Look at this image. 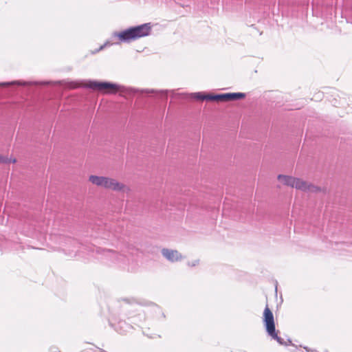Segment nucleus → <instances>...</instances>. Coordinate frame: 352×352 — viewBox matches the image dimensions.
<instances>
[{
  "instance_id": "nucleus-5",
  "label": "nucleus",
  "mask_w": 352,
  "mask_h": 352,
  "mask_svg": "<svg viewBox=\"0 0 352 352\" xmlns=\"http://www.w3.org/2000/svg\"><path fill=\"white\" fill-rule=\"evenodd\" d=\"M263 322L267 333H273L276 329L274 315L267 305L264 309Z\"/></svg>"
},
{
  "instance_id": "nucleus-14",
  "label": "nucleus",
  "mask_w": 352,
  "mask_h": 352,
  "mask_svg": "<svg viewBox=\"0 0 352 352\" xmlns=\"http://www.w3.org/2000/svg\"><path fill=\"white\" fill-rule=\"evenodd\" d=\"M8 160L10 161L9 163H16V160L15 158H8Z\"/></svg>"
},
{
  "instance_id": "nucleus-7",
  "label": "nucleus",
  "mask_w": 352,
  "mask_h": 352,
  "mask_svg": "<svg viewBox=\"0 0 352 352\" xmlns=\"http://www.w3.org/2000/svg\"><path fill=\"white\" fill-rule=\"evenodd\" d=\"M107 176L91 175L88 177V181L94 186L98 188L104 189L105 183Z\"/></svg>"
},
{
  "instance_id": "nucleus-17",
  "label": "nucleus",
  "mask_w": 352,
  "mask_h": 352,
  "mask_svg": "<svg viewBox=\"0 0 352 352\" xmlns=\"http://www.w3.org/2000/svg\"><path fill=\"white\" fill-rule=\"evenodd\" d=\"M78 87V86L75 85V86H73V87H72V88H76V87Z\"/></svg>"
},
{
  "instance_id": "nucleus-11",
  "label": "nucleus",
  "mask_w": 352,
  "mask_h": 352,
  "mask_svg": "<svg viewBox=\"0 0 352 352\" xmlns=\"http://www.w3.org/2000/svg\"><path fill=\"white\" fill-rule=\"evenodd\" d=\"M194 98L200 100H209L210 95H204L201 92L194 94Z\"/></svg>"
},
{
  "instance_id": "nucleus-9",
  "label": "nucleus",
  "mask_w": 352,
  "mask_h": 352,
  "mask_svg": "<svg viewBox=\"0 0 352 352\" xmlns=\"http://www.w3.org/2000/svg\"><path fill=\"white\" fill-rule=\"evenodd\" d=\"M269 336L271 337L272 339L275 340L278 343L281 345H286L287 344L284 342L283 339L279 337L276 331V329L273 331V333H267Z\"/></svg>"
},
{
  "instance_id": "nucleus-6",
  "label": "nucleus",
  "mask_w": 352,
  "mask_h": 352,
  "mask_svg": "<svg viewBox=\"0 0 352 352\" xmlns=\"http://www.w3.org/2000/svg\"><path fill=\"white\" fill-rule=\"evenodd\" d=\"M162 254L170 262H178L183 259V255L177 250L163 248Z\"/></svg>"
},
{
  "instance_id": "nucleus-18",
  "label": "nucleus",
  "mask_w": 352,
  "mask_h": 352,
  "mask_svg": "<svg viewBox=\"0 0 352 352\" xmlns=\"http://www.w3.org/2000/svg\"><path fill=\"white\" fill-rule=\"evenodd\" d=\"M243 99H244L245 97V94H243Z\"/></svg>"
},
{
  "instance_id": "nucleus-15",
  "label": "nucleus",
  "mask_w": 352,
  "mask_h": 352,
  "mask_svg": "<svg viewBox=\"0 0 352 352\" xmlns=\"http://www.w3.org/2000/svg\"><path fill=\"white\" fill-rule=\"evenodd\" d=\"M18 85H28V83L27 82H17Z\"/></svg>"
},
{
  "instance_id": "nucleus-4",
  "label": "nucleus",
  "mask_w": 352,
  "mask_h": 352,
  "mask_svg": "<svg viewBox=\"0 0 352 352\" xmlns=\"http://www.w3.org/2000/svg\"><path fill=\"white\" fill-rule=\"evenodd\" d=\"M104 189L126 194L131 192L130 186L124 184L123 182L118 181L116 178L109 176L107 177Z\"/></svg>"
},
{
  "instance_id": "nucleus-12",
  "label": "nucleus",
  "mask_w": 352,
  "mask_h": 352,
  "mask_svg": "<svg viewBox=\"0 0 352 352\" xmlns=\"http://www.w3.org/2000/svg\"><path fill=\"white\" fill-rule=\"evenodd\" d=\"M10 161L8 160V157H5L2 155H0V163H9Z\"/></svg>"
},
{
  "instance_id": "nucleus-10",
  "label": "nucleus",
  "mask_w": 352,
  "mask_h": 352,
  "mask_svg": "<svg viewBox=\"0 0 352 352\" xmlns=\"http://www.w3.org/2000/svg\"><path fill=\"white\" fill-rule=\"evenodd\" d=\"M225 94L218 95H210L209 100L213 101H226Z\"/></svg>"
},
{
  "instance_id": "nucleus-3",
  "label": "nucleus",
  "mask_w": 352,
  "mask_h": 352,
  "mask_svg": "<svg viewBox=\"0 0 352 352\" xmlns=\"http://www.w3.org/2000/svg\"><path fill=\"white\" fill-rule=\"evenodd\" d=\"M278 179L287 186L296 188L302 191L316 192L318 188L313 185L309 184L305 181L291 176L279 175Z\"/></svg>"
},
{
  "instance_id": "nucleus-1",
  "label": "nucleus",
  "mask_w": 352,
  "mask_h": 352,
  "mask_svg": "<svg viewBox=\"0 0 352 352\" xmlns=\"http://www.w3.org/2000/svg\"><path fill=\"white\" fill-rule=\"evenodd\" d=\"M151 27L149 23L130 28L124 31L115 33V36L119 41L129 43L138 40L142 37L148 36L151 32Z\"/></svg>"
},
{
  "instance_id": "nucleus-2",
  "label": "nucleus",
  "mask_w": 352,
  "mask_h": 352,
  "mask_svg": "<svg viewBox=\"0 0 352 352\" xmlns=\"http://www.w3.org/2000/svg\"><path fill=\"white\" fill-rule=\"evenodd\" d=\"M83 87L101 92L103 94H115L120 89V86L117 84L96 80H89L83 85Z\"/></svg>"
},
{
  "instance_id": "nucleus-8",
  "label": "nucleus",
  "mask_w": 352,
  "mask_h": 352,
  "mask_svg": "<svg viewBox=\"0 0 352 352\" xmlns=\"http://www.w3.org/2000/svg\"><path fill=\"white\" fill-rule=\"evenodd\" d=\"M226 101L236 100L242 98V93L225 94Z\"/></svg>"
},
{
  "instance_id": "nucleus-16",
  "label": "nucleus",
  "mask_w": 352,
  "mask_h": 352,
  "mask_svg": "<svg viewBox=\"0 0 352 352\" xmlns=\"http://www.w3.org/2000/svg\"><path fill=\"white\" fill-rule=\"evenodd\" d=\"M40 85H47L50 84V82H40Z\"/></svg>"
},
{
  "instance_id": "nucleus-13",
  "label": "nucleus",
  "mask_w": 352,
  "mask_h": 352,
  "mask_svg": "<svg viewBox=\"0 0 352 352\" xmlns=\"http://www.w3.org/2000/svg\"><path fill=\"white\" fill-rule=\"evenodd\" d=\"M303 348L305 349L307 352H317L316 350L311 349L308 346H303Z\"/></svg>"
}]
</instances>
